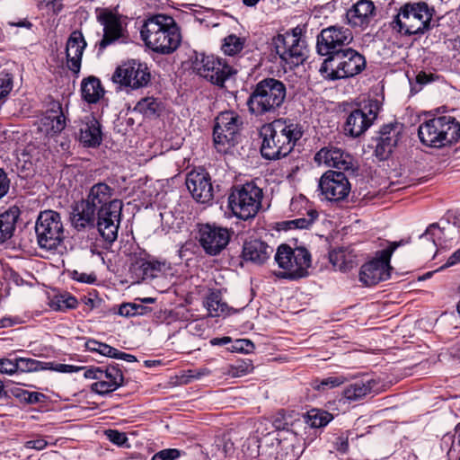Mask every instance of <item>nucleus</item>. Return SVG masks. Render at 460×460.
I'll return each instance as SVG.
<instances>
[{
	"label": "nucleus",
	"instance_id": "1",
	"mask_svg": "<svg viewBox=\"0 0 460 460\" xmlns=\"http://www.w3.org/2000/svg\"><path fill=\"white\" fill-rule=\"evenodd\" d=\"M262 138L261 155L268 160L287 156L303 135L296 124L279 119L264 125L260 132Z\"/></svg>",
	"mask_w": 460,
	"mask_h": 460
},
{
	"label": "nucleus",
	"instance_id": "2",
	"mask_svg": "<svg viewBox=\"0 0 460 460\" xmlns=\"http://www.w3.org/2000/svg\"><path fill=\"white\" fill-rule=\"evenodd\" d=\"M140 36L146 46L153 51L168 55L181 43L179 28L172 16L155 14L145 20Z\"/></svg>",
	"mask_w": 460,
	"mask_h": 460
},
{
	"label": "nucleus",
	"instance_id": "3",
	"mask_svg": "<svg viewBox=\"0 0 460 460\" xmlns=\"http://www.w3.org/2000/svg\"><path fill=\"white\" fill-rule=\"evenodd\" d=\"M319 165L324 164L336 170H329L319 181L322 194L330 201H341L345 198V155L341 148L323 147L314 155Z\"/></svg>",
	"mask_w": 460,
	"mask_h": 460
},
{
	"label": "nucleus",
	"instance_id": "4",
	"mask_svg": "<svg viewBox=\"0 0 460 460\" xmlns=\"http://www.w3.org/2000/svg\"><path fill=\"white\" fill-rule=\"evenodd\" d=\"M316 49L321 56H328L319 69L321 75L329 80L345 78V33L335 27L323 30Z\"/></svg>",
	"mask_w": 460,
	"mask_h": 460
},
{
	"label": "nucleus",
	"instance_id": "5",
	"mask_svg": "<svg viewBox=\"0 0 460 460\" xmlns=\"http://www.w3.org/2000/svg\"><path fill=\"white\" fill-rule=\"evenodd\" d=\"M286 85L275 78L260 81L247 100L249 111L255 116L275 112L284 102Z\"/></svg>",
	"mask_w": 460,
	"mask_h": 460
},
{
	"label": "nucleus",
	"instance_id": "6",
	"mask_svg": "<svg viewBox=\"0 0 460 460\" xmlns=\"http://www.w3.org/2000/svg\"><path fill=\"white\" fill-rule=\"evenodd\" d=\"M418 135L423 145L441 148L460 140V124L451 116L436 117L420 124Z\"/></svg>",
	"mask_w": 460,
	"mask_h": 460
},
{
	"label": "nucleus",
	"instance_id": "7",
	"mask_svg": "<svg viewBox=\"0 0 460 460\" xmlns=\"http://www.w3.org/2000/svg\"><path fill=\"white\" fill-rule=\"evenodd\" d=\"M434 9L425 2L408 3L401 7L393 22L394 28L404 35H420L430 29Z\"/></svg>",
	"mask_w": 460,
	"mask_h": 460
},
{
	"label": "nucleus",
	"instance_id": "8",
	"mask_svg": "<svg viewBox=\"0 0 460 460\" xmlns=\"http://www.w3.org/2000/svg\"><path fill=\"white\" fill-rule=\"evenodd\" d=\"M275 261L283 270L275 273L278 278L298 279L308 276V270L312 265L310 252L303 246L291 248L288 244L279 246L275 254Z\"/></svg>",
	"mask_w": 460,
	"mask_h": 460
},
{
	"label": "nucleus",
	"instance_id": "9",
	"mask_svg": "<svg viewBox=\"0 0 460 460\" xmlns=\"http://www.w3.org/2000/svg\"><path fill=\"white\" fill-rule=\"evenodd\" d=\"M262 190L253 183L234 189L228 197V206L238 218L247 220L256 216L262 199Z\"/></svg>",
	"mask_w": 460,
	"mask_h": 460
},
{
	"label": "nucleus",
	"instance_id": "10",
	"mask_svg": "<svg viewBox=\"0 0 460 460\" xmlns=\"http://www.w3.org/2000/svg\"><path fill=\"white\" fill-rule=\"evenodd\" d=\"M37 242L41 249L55 250L64 239V227L60 215L53 210L40 214L35 225Z\"/></svg>",
	"mask_w": 460,
	"mask_h": 460
},
{
	"label": "nucleus",
	"instance_id": "11",
	"mask_svg": "<svg viewBox=\"0 0 460 460\" xmlns=\"http://www.w3.org/2000/svg\"><path fill=\"white\" fill-rule=\"evenodd\" d=\"M402 244V241L393 242L385 249L376 252V257L365 263L359 271V281L367 287L375 286L390 277V260L394 252Z\"/></svg>",
	"mask_w": 460,
	"mask_h": 460
},
{
	"label": "nucleus",
	"instance_id": "12",
	"mask_svg": "<svg viewBox=\"0 0 460 460\" xmlns=\"http://www.w3.org/2000/svg\"><path fill=\"white\" fill-rule=\"evenodd\" d=\"M272 44L276 53L290 68L303 64L307 57L305 40L295 31L277 35L273 38Z\"/></svg>",
	"mask_w": 460,
	"mask_h": 460
},
{
	"label": "nucleus",
	"instance_id": "13",
	"mask_svg": "<svg viewBox=\"0 0 460 460\" xmlns=\"http://www.w3.org/2000/svg\"><path fill=\"white\" fill-rule=\"evenodd\" d=\"M194 70L199 75L220 87H223L225 82L237 72L236 69L229 66L223 58L205 55L196 59Z\"/></svg>",
	"mask_w": 460,
	"mask_h": 460
},
{
	"label": "nucleus",
	"instance_id": "14",
	"mask_svg": "<svg viewBox=\"0 0 460 460\" xmlns=\"http://www.w3.org/2000/svg\"><path fill=\"white\" fill-rule=\"evenodd\" d=\"M240 117L233 111L221 112L214 126V143L219 152H226L234 146L235 137L241 127Z\"/></svg>",
	"mask_w": 460,
	"mask_h": 460
},
{
	"label": "nucleus",
	"instance_id": "15",
	"mask_svg": "<svg viewBox=\"0 0 460 460\" xmlns=\"http://www.w3.org/2000/svg\"><path fill=\"white\" fill-rule=\"evenodd\" d=\"M150 77L146 64L132 59L117 67L112 80L121 86L138 89L147 85Z\"/></svg>",
	"mask_w": 460,
	"mask_h": 460
},
{
	"label": "nucleus",
	"instance_id": "16",
	"mask_svg": "<svg viewBox=\"0 0 460 460\" xmlns=\"http://www.w3.org/2000/svg\"><path fill=\"white\" fill-rule=\"evenodd\" d=\"M199 242L206 253L217 255L228 244L230 233L226 228L215 225H200L199 227Z\"/></svg>",
	"mask_w": 460,
	"mask_h": 460
},
{
	"label": "nucleus",
	"instance_id": "17",
	"mask_svg": "<svg viewBox=\"0 0 460 460\" xmlns=\"http://www.w3.org/2000/svg\"><path fill=\"white\" fill-rule=\"evenodd\" d=\"M380 110L377 101H371L363 109H357L347 117V128L352 137H358L373 124Z\"/></svg>",
	"mask_w": 460,
	"mask_h": 460
},
{
	"label": "nucleus",
	"instance_id": "18",
	"mask_svg": "<svg viewBox=\"0 0 460 460\" xmlns=\"http://www.w3.org/2000/svg\"><path fill=\"white\" fill-rule=\"evenodd\" d=\"M186 186L194 199L208 203L213 199V186L209 174L203 169L193 170L187 174Z\"/></svg>",
	"mask_w": 460,
	"mask_h": 460
},
{
	"label": "nucleus",
	"instance_id": "19",
	"mask_svg": "<svg viewBox=\"0 0 460 460\" xmlns=\"http://www.w3.org/2000/svg\"><path fill=\"white\" fill-rule=\"evenodd\" d=\"M459 227L460 226L457 221H455L453 224L447 221L443 226H439L438 224L434 223L427 228L420 238L421 240L430 241L433 247L444 248L458 238L460 234Z\"/></svg>",
	"mask_w": 460,
	"mask_h": 460
},
{
	"label": "nucleus",
	"instance_id": "20",
	"mask_svg": "<svg viewBox=\"0 0 460 460\" xmlns=\"http://www.w3.org/2000/svg\"><path fill=\"white\" fill-rule=\"evenodd\" d=\"M123 385L124 376L119 365L111 364L106 367H102V377L91 385V391L100 395H106Z\"/></svg>",
	"mask_w": 460,
	"mask_h": 460
},
{
	"label": "nucleus",
	"instance_id": "21",
	"mask_svg": "<svg viewBox=\"0 0 460 460\" xmlns=\"http://www.w3.org/2000/svg\"><path fill=\"white\" fill-rule=\"evenodd\" d=\"M79 141L87 147H97L102 141L101 124L93 114H85L77 124Z\"/></svg>",
	"mask_w": 460,
	"mask_h": 460
},
{
	"label": "nucleus",
	"instance_id": "22",
	"mask_svg": "<svg viewBox=\"0 0 460 460\" xmlns=\"http://www.w3.org/2000/svg\"><path fill=\"white\" fill-rule=\"evenodd\" d=\"M400 130L396 124L384 125L379 131V137L375 149V155L379 161L389 158L398 144Z\"/></svg>",
	"mask_w": 460,
	"mask_h": 460
},
{
	"label": "nucleus",
	"instance_id": "23",
	"mask_svg": "<svg viewBox=\"0 0 460 460\" xmlns=\"http://www.w3.org/2000/svg\"><path fill=\"white\" fill-rule=\"evenodd\" d=\"M97 208L85 199L76 202L70 216L72 226L78 231L95 226Z\"/></svg>",
	"mask_w": 460,
	"mask_h": 460
},
{
	"label": "nucleus",
	"instance_id": "24",
	"mask_svg": "<svg viewBox=\"0 0 460 460\" xmlns=\"http://www.w3.org/2000/svg\"><path fill=\"white\" fill-rule=\"evenodd\" d=\"M85 47L86 42L83 34L78 31H73L66 41V54L67 67L75 74L80 71L82 56Z\"/></svg>",
	"mask_w": 460,
	"mask_h": 460
},
{
	"label": "nucleus",
	"instance_id": "25",
	"mask_svg": "<svg viewBox=\"0 0 460 460\" xmlns=\"http://www.w3.org/2000/svg\"><path fill=\"white\" fill-rule=\"evenodd\" d=\"M98 19L103 26V37L98 43L99 49L102 50L121 36V23L119 17L111 12L101 13Z\"/></svg>",
	"mask_w": 460,
	"mask_h": 460
},
{
	"label": "nucleus",
	"instance_id": "26",
	"mask_svg": "<svg viewBox=\"0 0 460 460\" xmlns=\"http://www.w3.org/2000/svg\"><path fill=\"white\" fill-rule=\"evenodd\" d=\"M42 127L41 129L47 136H56L65 128L66 117L58 102H54L52 108L47 111L46 116L42 119Z\"/></svg>",
	"mask_w": 460,
	"mask_h": 460
},
{
	"label": "nucleus",
	"instance_id": "27",
	"mask_svg": "<svg viewBox=\"0 0 460 460\" xmlns=\"http://www.w3.org/2000/svg\"><path fill=\"white\" fill-rule=\"evenodd\" d=\"M273 252V248L260 240L246 242L243 248V256L246 261L262 264L268 261Z\"/></svg>",
	"mask_w": 460,
	"mask_h": 460
},
{
	"label": "nucleus",
	"instance_id": "28",
	"mask_svg": "<svg viewBox=\"0 0 460 460\" xmlns=\"http://www.w3.org/2000/svg\"><path fill=\"white\" fill-rule=\"evenodd\" d=\"M375 6L370 0H359L347 11V22L355 27H361L368 22Z\"/></svg>",
	"mask_w": 460,
	"mask_h": 460
},
{
	"label": "nucleus",
	"instance_id": "29",
	"mask_svg": "<svg viewBox=\"0 0 460 460\" xmlns=\"http://www.w3.org/2000/svg\"><path fill=\"white\" fill-rule=\"evenodd\" d=\"M374 381L368 376L347 378V402L357 401L366 396L373 388Z\"/></svg>",
	"mask_w": 460,
	"mask_h": 460
},
{
	"label": "nucleus",
	"instance_id": "30",
	"mask_svg": "<svg viewBox=\"0 0 460 460\" xmlns=\"http://www.w3.org/2000/svg\"><path fill=\"white\" fill-rule=\"evenodd\" d=\"M138 275L143 280L158 278L166 269L165 261H158L155 258H141L137 262Z\"/></svg>",
	"mask_w": 460,
	"mask_h": 460
},
{
	"label": "nucleus",
	"instance_id": "31",
	"mask_svg": "<svg viewBox=\"0 0 460 460\" xmlns=\"http://www.w3.org/2000/svg\"><path fill=\"white\" fill-rule=\"evenodd\" d=\"M114 190L104 182H98L91 187L86 200L97 209L112 201Z\"/></svg>",
	"mask_w": 460,
	"mask_h": 460
},
{
	"label": "nucleus",
	"instance_id": "32",
	"mask_svg": "<svg viewBox=\"0 0 460 460\" xmlns=\"http://www.w3.org/2000/svg\"><path fill=\"white\" fill-rule=\"evenodd\" d=\"M203 304L208 310V316L210 317L226 316L232 310L223 300L222 296L218 291L209 293L206 296Z\"/></svg>",
	"mask_w": 460,
	"mask_h": 460
},
{
	"label": "nucleus",
	"instance_id": "33",
	"mask_svg": "<svg viewBox=\"0 0 460 460\" xmlns=\"http://www.w3.org/2000/svg\"><path fill=\"white\" fill-rule=\"evenodd\" d=\"M81 92L83 99L89 103L96 102L103 94L101 82L95 77H89L84 80Z\"/></svg>",
	"mask_w": 460,
	"mask_h": 460
},
{
	"label": "nucleus",
	"instance_id": "34",
	"mask_svg": "<svg viewBox=\"0 0 460 460\" xmlns=\"http://www.w3.org/2000/svg\"><path fill=\"white\" fill-rule=\"evenodd\" d=\"M18 218L17 209H9L0 215V243L13 235Z\"/></svg>",
	"mask_w": 460,
	"mask_h": 460
},
{
	"label": "nucleus",
	"instance_id": "35",
	"mask_svg": "<svg viewBox=\"0 0 460 460\" xmlns=\"http://www.w3.org/2000/svg\"><path fill=\"white\" fill-rule=\"evenodd\" d=\"M119 223L111 218L96 217L95 226L102 238L109 243H112L118 237Z\"/></svg>",
	"mask_w": 460,
	"mask_h": 460
},
{
	"label": "nucleus",
	"instance_id": "36",
	"mask_svg": "<svg viewBox=\"0 0 460 460\" xmlns=\"http://www.w3.org/2000/svg\"><path fill=\"white\" fill-rule=\"evenodd\" d=\"M366 58L358 51L347 48V78L361 73L366 68Z\"/></svg>",
	"mask_w": 460,
	"mask_h": 460
},
{
	"label": "nucleus",
	"instance_id": "37",
	"mask_svg": "<svg viewBox=\"0 0 460 460\" xmlns=\"http://www.w3.org/2000/svg\"><path fill=\"white\" fill-rule=\"evenodd\" d=\"M122 207L123 204L121 200L113 199L112 201H110V203L104 205V207H101V208L97 209L96 217L111 218L116 220V222H120Z\"/></svg>",
	"mask_w": 460,
	"mask_h": 460
},
{
	"label": "nucleus",
	"instance_id": "38",
	"mask_svg": "<svg viewBox=\"0 0 460 460\" xmlns=\"http://www.w3.org/2000/svg\"><path fill=\"white\" fill-rule=\"evenodd\" d=\"M253 366L251 360L236 361L223 369V374L230 377H241L251 373Z\"/></svg>",
	"mask_w": 460,
	"mask_h": 460
},
{
	"label": "nucleus",
	"instance_id": "39",
	"mask_svg": "<svg viewBox=\"0 0 460 460\" xmlns=\"http://www.w3.org/2000/svg\"><path fill=\"white\" fill-rule=\"evenodd\" d=\"M76 306L77 300L68 293L56 295L50 301V307L55 311H66Z\"/></svg>",
	"mask_w": 460,
	"mask_h": 460
},
{
	"label": "nucleus",
	"instance_id": "40",
	"mask_svg": "<svg viewBox=\"0 0 460 460\" xmlns=\"http://www.w3.org/2000/svg\"><path fill=\"white\" fill-rule=\"evenodd\" d=\"M331 419L330 413L318 409H313L307 412L305 422L311 428H321L328 424Z\"/></svg>",
	"mask_w": 460,
	"mask_h": 460
},
{
	"label": "nucleus",
	"instance_id": "41",
	"mask_svg": "<svg viewBox=\"0 0 460 460\" xmlns=\"http://www.w3.org/2000/svg\"><path fill=\"white\" fill-rule=\"evenodd\" d=\"M48 363L30 358H17V372H37L39 370L49 368L46 367Z\"/></svg>",
	"mask_w": 460,
	"mask_h": 460
},
{
	"label": "nucleus",
	"instance_id": "42",
	"mask_svg": "<svg viewBox=\"0 0 460 460\" xmlns=\"http://www.w3.org/2000/svg\"><path fill=\"white\" fill-rule=\"evenodd\" d=\"M244 46V40L236 35L231 34L224 39L222 50L228 56L239 53Z\"/></svg>",
	"mask_w": 460,
	"mask_h": 460
},
{
	"label": "nucleus",
	"instance_id": "43",
	"mask_svg": "<svg viewBox=\"0 0 460 460\" xmlns=\"http://www.w3.org/2000/svg\"><path fill=\"white\" fill-rule=\"evenodd\" d=\"M344 378L342 376H330L323 380L315 379L312 382V387L318 391H327L342 385Z\"/></svg>",
	"mask_w": 460,
	"mask_h": 460
},
{
	"label": "nucleus",
	"instance_id": "44",
	"mask_svg": "<svg viewBox=\"0 0 460 460\" xmlns=\"http://www.w3.org/2000/svg\"><path fill=\"white\" fill-rule=\"evenodd\" d=\"M329 260L336 270L343 271L345 269V251L342 247L333 249L329 252Z\"/></svg>",
	"mask_w": 460,
	"mask_h": 460
},
{
	"label": "nucleus",
	"instance_id": "45",
	"mask_svg": "<svg viewBox=\"0 0 460 460\" xmlns=\"http://www.w3.org/2000/svg\"><path fill=\"white\" fill-rule=\"evenodd\" d=\"M159 107L158 102L154 98H145L139 101L136 109L146 116L154 115Z\"/></svg>",
	"mask_w": 460,
	"mask_h": 460
},
{
	"label": "nucleus",
	"instance_id": "46",
	"mask_svg": "<svg viewBox=\"0 0 460 460\" xmlns=\"http://www.w3.org/2000/svg\"><path fill=\"white\" fill-rule=\"evenodd\" d=\"M318 214L315 210H309L307 212V217H299L290 221V225H293L296 228L305 229L309 227L312 223L317 218Z\"/></svg>",
	"mask_w": 460,
	"mask_h": 460
},
{
	"label": "nucleus",
	"instance_id": "47",
	"mask_svg": "<svg viewBox=\"0 0 460 460\" xmlns=\"http://www.w3.org/2000/svg\"><path fill=\"white\" fill-rule=\"evenodd\" d=\"M181 456V451L176 448L163 449L155 453L152 460H176Z\"/></svg>",
	"mask_w": 460,
	"mask_h": 460
},
{
	"label": "nucleus",
	"instance_id": "48",
	"mask_svg": "<svg viewBox=\"0 0 460 460\" xmlns=\"http://www.w3.org/2000/svg\"><path fill=\"white\" fill-rule=\"evenodd\" d=\"M13 89V77L9 74L0 76V100L6 97Z\"/></svg>",
	"mask_w": 460,
	"mask_h": 460
},
{
	"label": "nucleus",
	"instance_id": "49",
	"mask_svg": "<svg viewBox=\"0 0 460 460\" xmlns=\"http://www.w3.org/2000/svg\"><path fill=\"white\" fill-rule=\"evenodd\" d=\"M17 358H1L0 359V373L12 376L17 372Z\"/></svg>",
	"mask_w": 460,
	"mask_h": 460
},
{
	"label": "nucleus",
	"instance_id": "50",
	"mask_svg": "<svg viewBox=\"0 0 460 460\" xmlns=\"http://www.w3.org/2000/svg\"><path fill=\"white\" fill-rule=\"evenodd\" d=\"M105 434L111 442L118 446L123 445L127 440L125 433L115 429H108L105 431Z\"/></svg>",
	"mask_w": 460,
	"mask_h": 460
},
{
	"label": "nucleus",
	"instance_id": "51",
	"mask_svg": "<svg viewBox=\"0 0 460 460\" xmlns=\"http://www.w3.org/2000/svg\"><path fill=\"white\" fill-rule=\"evenodd\" d=\"M9 189L10 180L6 172L0 168V199L8 193Z\"/></svg>",
	"mask_w": 460,
	"mask_h": 460
},
{
	"label": "nucleus",
	"instance_id": "52",
	"mask_svg": "<svg viewBox=\"0 0 460 460\" xmlns=\"http://www.w3.org/2000/svg\"><path fill=\"white\" fill-rule=\"evenodd\" d=\"M234 349L235 350L243 351L245 353H250L253 350L254 345L253 343L249 340H237L235 341V344L234 345Z\"/></svg>",
	"mask_w": 460,
	"mask_h": 460
},
{
	"label": "nucleus",
	"instance_id": "53",
	"mask_svg": "<svg viewBox=\"0 0 460 460\" xmlns=\"http://www.w3.org/2000/svg\"><path fill=\"white\" fill-rule=\"evenodd\" d=\"M134 310V304H122L119 308V314L125 317L137 316V313Z\"/></svg>",
	"mask_w": 460,
	"mask_h": 460
},
{
	"label": "nucleus",
	"instance_id": "54",
	"mask_svg": "<svg viewBox=\"0 0 460 460\" xmlns=\"http://www.w3.org/2000/svg\"><path fill=\"white\" fill-rule=\"evenodd\" d=\"M99 353L102 356H106V357H109L111 358H116L118 349L106 344V343H102L100 349H99Z\"/></svg>",
	"mask_w": 460,
	"mask_h": 460
},
{
	"label": "nucleus",
	"instance_id": "55",
	"mask_svg": "<svg viewBox=\"0 0 460 460\" xmlns=\"http://www.w3.org/2000/svg\"><path fill=\"white\" fill-rule=\"evenodd\" d=\"M47 441L43 438H37V439H32V440H29L26 442L25 444V447L27 448H31V449H37V450H42L46 447L47 446Z\"/></svg>",
	"mask_w": 460,
	"mask_h": 460
},
{
	"label": "nucleus",
	"instance_id": "56",
	"mask_svg": "<svg viewBox=\"0 0 460 460\" xmlns=\"http://www.w3.org/2000/svg\"><path fill=\"white\" fill-rule=\"evenodd\" d=\"M46 396L45 394L39 392H29L27 394V402L29 404H35L38 402H44Z\"/></svg>",
	"mask_w": 460,
	"mask_h": 460
},
{
	"label": "nucleus",
	"instance_id": "57",
	"mask_svg": "<svg viewBox=\"0 0 460 460\" xmlns=\"http://www.w3.org/2000/svg\"><path fill=\"white\" fill-rule=\"evenodd\" d=\"M84 367H76L73 365H66V364H58L54 368L55 370L61 372V373H75L79 372L80 370L84 369Z\"/></svg>",
	"mask_w": 460,
	"mask_h": 460
},
{
	"label": "nucleus",
	"instance_id": "58",
	"mask_svg": "<svg viewBox=\"0 0 460 460\" xmlns=\"http://www.w3.org/2000/svg\"><path fill=\"white\" fill-rule=\"evenodd\" d=\"M84 376L89 379H95L97 381L102 377V367H90L85 369Z\"/></svg>",
	"mask_w": 460,
	"mask_h": 460
},
{
	"label": "nucleus",
	"instance_id": "59",
	"mask_svg": "<svg viewBox=\"0 0 460 460\" xmlns=\"http://www.w3.org/2000/svg\"><path fill=\"white\" fill-rule=\"evenodd\" d=\"M13 396L17 398L22 402H27L28 391L20 387H14L10 390Z\"/></svg>",
	"mask_w": 460,
	"mask_h": 460
},
{
	"label": "nucleus",
	"instance_id": "60",
	"mask_svg": "<svg viewBox=\"0 0 460 460\" xmlns=\"http://www.w3.org/2000/svg\"><path fill=\"white\" fill-rule=\"evenodd\" d=\"M458 262H460V249L456 250L454 253L451 254L447 262L440 267V270L451 267Z\"/></svg>",
	"mask_w": 460,
	"mask_h": 460
},
{
	"label": "nucleus",
	"instance_id": "61",
	"mask_svg": "<svg viewBox=\"0 0 460 460\" xmlns=\"http://www.w3.org/2000/svg\"><path fill=\"white\" fill-rule=\"evenodd\" d=\"M74 279L82 283H93L96 279L94 276L78 273L77 271L74 272Z\"/></svg>",
	"mask_w": 460,
	"mask_h": 460
},
{
	"label": "nucleus",
	"instance_id": "62",
	"mask_svg": "<svg viewBox=\"0 0 460 460\" xmlns=\"http://www.w3.org/2000/svg\"><path fill=\"white\" fill-rule=\"evenodd\" d=\"M434 80L432 74H427L425 72H420L416 76V82L419 84H427Z\"/></svg>",
	"mask_w": 460,
	"mask_h": 460
},
{
	"label": "nucleus",
	"instance_id": "63",
	"mask_svg": "<svg viewBox=\"0 0 460 460\" xmlns=\"http://www.w3.org/2000/svg\"><path fill=\"white\" fill-rule=\"evenodd\" d=\"M116 358L117 359H121V360H124V361H127V362H135V361H137V358L134 355L119 351V349H118V353H117Z\"/></svg>",
	"mask_w": 460,
	"mask_h": 460
},
{
	"label": "nucleus",
	"instance_id": "64",
	"mask_svg": "<svg viewBox=\"0 0 460 460\" xmlns=\"http://www.w3.org/2000/svg\"><path fill=\"white\" fill-rule=\"evenodd\" d=\"M101 345H102V342H99L94 340H90L85 343V347L87 348L88 350L93 351V352H98V353H99Z\"/></svg>",
	"mask_w": 460,
	"mask_h": 460
}]
</instances>
